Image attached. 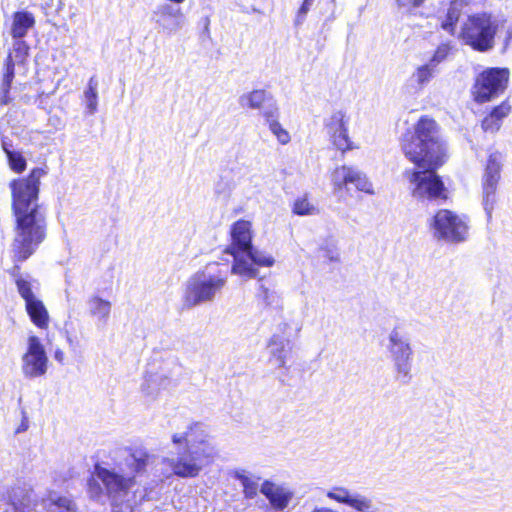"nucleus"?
Instances as JSON below:
<instances>
[{
	"instance_id": "4",
	"label": "nucleus",
	"mask_w": 512,
	"mask_h": 512,
	"mask_svg": "<svg viewBox=\"0 0 512 512\" xmlns=\"http://www.w3.org/2000/svg\"><path fill=\"white\" fill-rule=\"evenodd\" d=\"M94 473L106 489L113 512H134L145 498L144 490L133 489L134 478L124 477L116 472L115 468L104 466V463H97Z\"/></svg>"
},
{
	"instance_id": "9",
	"label": "nucleus",
	"mask_w": 512,
	"mask_h": 512,
	"mask_svg": "<svg viewBox=\"0 0 512 512\" xmlns=\"http://www.w3.org/2000/svg\"><path fill=\"white\" fill-rule=\"evenodd\" d=\"M49 359L41 339L30 335L26 341L25 352L21 357V372L25 378L35 379L44 376L48 370Z\"/></svg>"
},
{
	"instance_id": "25",
	"label": "nucleus",
	"mask_w": 512,
	"mask_h": 512,
	"mask_svg": "<svg viewBox=\"0 0 512 512\" xmlns=\"http://www.w3.org/2000/svg\"><path fill=\"white\" fill-rule=\"evenodd\" d=\"M87 311L90 317L101 323H106L111 313V302L99 296L90 297L87 302Z\"/></svg>"
},
{
	"instance_id": "46",
	"label": "nucleus",
	"mask_w": 512,
	"mask_h": 512,
	"mask_svg": "<svg viewBox=\"0 0 512 512\" xmlns=\"http://www.w3.org/2000/svg\"><path fill=\"white\" fill-rule=\"evenodd\" d=\"M258 298L269 305L272 302L273 293L267 287L261 285L258 292Z\"/></svg>"
},
{
	"instance_id": "51",
	"label": "nucleus",
	"mask_w": 512,
	"mask_h": 512,
	"mask_svg": "<svg viewBox=\"0 0 512 512\" xmlns=\"http://www.w3.org/2000/svg\"><path fill=\"white\" fill-rule=\"evenodd\" d=\"M458 5V3L455 1V2H452L450 3V16H449V19H450V26L452 25V20H453V11L455 9V7Z\"/></svg>"
},
{
	"instance_id": "47",
	"label": "nucleus",
	"mask_w": 512,
	"mask_h": 512,
	"mask_svg": "<svg viewBox=\"0 0 512 512\" xmlns=\"http://www.w3.org/2000/svg\"><path fill=\"white\" fill-rule=\"evenodd\" d=\"M189 438V430L184 433L175 434L172 438V441L175 445H186L190 448V444L188 443Z\"/></svg>"
},
{
	"instance_id": "33",
	"label": "nucleus",
	"mask_w": 512,
	"mask_h": 512,
	"mask_svg": "<svg viewBox=\"0 0 512 512\" xmlns=\"http://www.w3.org/2000/svg\"><path fill=\"white\" fill-rule=\"evenodd\" d=\"M188 443L190 447L199 445H212L211 435L202 424H195L189 428Z\"/></svg>"
},
{
	"instance_id": "45",
	"label": "nucleus",
	"mask_w": 512,
	"mask_h": 512,
	"mask_svg": "<svg viewBox=\"0 0 512 512\" xmlns=\"http://www.w3.org/2000/svg\"><path fill=\"white\" fill-rule=\"evenodd\" d=\"M314 0H304L301 7L298 10L297 14V22H302L309 12L311 6L313 5Z\"/></svg>"
},
{
	"instance_id": "20",
	"label": "nucleus",
	"mask_w": 512,
	"mask_h": 512,
	"mask_svg": "<svg viewBox=\"0 0 512 512\" xmlns=\"http://www.w3.org/2000/svg\"><path fill=\"white\" fill-rule=\"evenodd\" d=\"M34 25L35 18L31 12L17 11L12 15L10 34L14 39L21 40Z\"/></svg>"
},
{
	"instance_id": "7",
	"label": "nucleus",
	"mask_w": 512,
	"mask_h": 512,
	"mask_svg": "<svg viewBox=\"0 0 512 512\" xmlns=\"http://www.w3.org/2000/svg\"><path fill=\"white\" fill-rule=\"evenodd\" d=\"M510 78L507 68H487L479 73L475 79L472 95L477 103H486L506 90Z\"/></svg>"
},
{
	"instance_id": "48",
	"label": "nucleus",
	"mask_w": 512,
	"mask_h": 512,
	"mask_svg": "<svg viewBox=\"0 0 512 512\" xmlns=\"http://www.w3.org/2000/svg\"><path fill=\"white\" fill-rule=\"evenodd\" d=\"M89 493L92 498H98L101 494V487L94 480L89 482Z\"/></svg>"
},
{
	"instance_id": "10",
	"label": "nucleus",
	"mask_w": 512,
	"mask_h": 512,
	"mask_svg": "<svg viewBox=\"0 0 512 512\" xmlns=\"http://www.w3.org/2000/svg\"><path fill=\"white\" fill-rule=\"evenodd\" d=\"M333 193L336 196H343L344 192H349L350 185H353L356 190L374 194L373 185L368 180L367 176L352 166H338L336 167L330 176Z\"/></svg>"
},
{
	"instance_id": "3",
	"label": "nucleus",
	"mask_w": 512,
	"mask_h": 512,
	"mask_svg": "<svg viewBox=\"0 0 512 512\" xmlns=\"http://www.w3.org/2000/svg\"><path fill=\"white\" fill-rule=\"evenodd\" d=\"M227 283L228 276L218 264L207 265L187 279L182 296L183 306L191 309L214 302Z\"/></svg>"
},
{
	"instance_id": "21",
	"label": "nucleus",
	"mask_w": 512,
	"mask_h": 512,
	"mask_svg": "<svg viewBox=\"0 0 512 512\" xmlns=\"http://www.w3.org/2000/svg\"><path fill=\"white\" fill-rule=\"evenodd\" d=\"M271 356L275 360V365L282 367L285 365L286 358L291 350V342L279 334H274L268 343Z\"/></svg>"
},
{
	"instance_id": "30",
	"label": "nucleus",
	"mask_w": 512,
	"mask_h": 512,
	"mask_svg": "<svg viewBox=\"0 0 512 512\" xmlns=\"http://www.w3.org/2000/svg\"><path fill=\"white\" fill-rule=\"evenodd\" d=\"M43 505L47 512H74L75 504L67 497L59 496L51 492L43 499Z\"/></svg>"
},
{
	"instance_id": "6",
	"label": "nucleus",
	"mask_w": 512,
	"mask_h": 512,
	"mask_svg": "<svg viewBox=\"0 0 512 512\" xmlns=\"http://www.w3.org/2000/svg\"><path fill=\"white\" fill-rule=\"evenodd\" d=\"M499 27V20L491 13H475L462 23L459 38L474 50L486 52L494 47Z\"/></svg>"
},
{
	"instance_id": "12",
	"label": "nucleus",
	"mask_w": 512,
	"mask_h": 512,
	"mask_svg": "<svg viewBox=\"0 0 512 512\" xmlns=\"http://www.w3.org/2000/svg\"><path fill=\"white\" fill-rule=\"evenodd\" d=\"M173 3L159 4L152 12V21L158 33L171 36L181 30L185 24V16L180 7Z\"/></svg>"
},
{
	"instance_id": "40",
	"label": "nucleus",
	"mask_w": 512,
	"mask_h": 512,
	"mask_svg": "<svg viewBox=\"0 0 512 512\" xmlns=\"http://www.w3.org/2000/svg\"><path fill=\"white\" fill-rule=\"evenodd\" d=\"M448 56V45L442 44L440 45L430 60L426 63L437 72H439V65L442 63Z\"/></svg>"
},
{
	"instance_id": "52",
	"label": "nucleus",
	"mask_w": 512,
	"mask_h": 512,
	"mask_svg": "<svg viewBox=\"0 0 512 512\" xmlns=\"http://www.w3.org/2000/svg\"><path fill=\"white\" fill-rule=\"evenodd\" d=\"M21 101H23L24 103H27L28 102V98L27 96H23L20 98Z\"/></svg>"
},
{
	"instance_id": "11",
	"label": "nucleus",
	"mask_w": 512,
	"mask_h": 512,
	"mask_svg": "<svg viewBox=\"0 0 512 512\" xmlns=\"http://www.w3.org/2000/svg\"><path fill=\"white\" fill-rule=\"evenodd\" d=\"M502 154L494 151L489 154L485 172L482 179L483 205L488 218L492 216V210L496 202V190L500 180L502 168Z\"/></svg>"
},
{
	"instance_id": "43",
	"label": "nucleus",
	"mask_w": 512,
	"mask_h": 512,
	"mask_svg": "<svg viewBox=\"0 0 512 512\" xmlns=\"http://www.w3.org/2000/svg\"><path fill=\"white\" fill-rule=\"evenodd\" d=\"M32 506L30 503L29 496H25L21 501L16 502L15 500L12 501L10 509H8L6 512H31Z\"/></svg>"
},
{
	"instance_id": "8",
	"label": "nucleus",
	"mask_w": 512,
	"mask_h": 512,
	"mask_svg": "<svg viewBox=\"0 0 512 512\" xmlns=\"http://www.w3.org/2000/svg\"><path fill=\"white\" fill-rule=\"evenodd\" d=\"M387 348L391 354L397 379L407 383L411 378L412 349L399 328L395 327L390 331Z\"/></svg>"
},
{
	"instance_id": "37",
	"label": "nucleus",
	"mask_w": 512,
	"mask_h": 512,
	"mask_svg": "<svg viewBox=\"0 0 512 512\" xmlns=\"http://www.w3.org/2000/svg\"><path fill=\"white\" fill-rule=\"evenodd\" d=\"M293 212L299 216H309L317 214L318 210L306 197H302L295 200Z\"/></svg>"
},
{
	"instance_id": "24",
	"label": "nucleus",
	"mask_w": 512,
	"mask_h": 512,
	"mask_svg": "<svg viewBox=\"0 0 512 512\" xmlns=\"http://www.w3.org/2000/svg\"><path fill=\"white\" fill-rule=\"evenodd\" d=\"M25 309L32 323L40 329H46L49 325V313L44 303L36 298L25 303Z\"/></svg>"
},
{
	"instance_id": "54",
	"label": "nucleus",
	"mask_w": 512,
	"mask_h": 512,
	"mask_svg": "<svg viewBox=\"0 0 512 512\" xmlns=\"http://www.w3.org/2000/svg\"><path fill=\"white\" fill-rule=\"evenodd\" d=\"M509 36H510V38L512 39V27H511V30H510V32H509Z\"/></svg>"
},
{
	"instance_id": "53",
	"label": "nucleus",
	"mask_w": 512,
	"mask_h": 512,
	"mask_svg": "<svg viewBox=\"0 0 512 512\" xmlns=\"http://www.w3.org/2000/svg\"><path fill=\"white\" fill-rule=\"evenodd\" d=\"M448 27V24L446 22L442 23V28L446 29Z\"/></svg>"
},
{
	"instance_id": "1",
	"label": "nucleus",
	"mask_w": 512,
	"mask_h": 512,
	"mask_svg": "<svg viewBox=\"0 0 512 512\" xmlns=\"http://www.w3.org/2000/svg\"><path fill=\"white\" fill-rule=\"evenodd\" d=\"M44 175L46 171L37 167L27 177L14 179L9 183L14 217V236L11 243L14 261L27 260L46 238V215L38 202L40 181Z\"/></svg>"
},
{
	"instance_id": "42",
	"label": "nucleus",
	"mask_w": 512,
	"mask_h": 512,
	"mask_svg": "<svg viewBox=\"0 0 512 512\" xmlns=\"http://www.w3.org/2000/svg\"><path fill=\"white\" fill-rule=\"evenodd\" d=\"M262 116L268 126L271 123L279 121V118H280L279 107L275 103L266 106L263 109Z\"/></svg>"
},
{
	"instance_id": "50",
	"label": "nucleus",
	"mask_w": 512,
	"mask_h": 512,
	"mask_svg": "<svg viewBox=\"0 0 512 512\" xmlns=\"http://www.w3.org/2000/svg\"><path fill=\"white\" fill-rule=\"evenodd\" d=\"M54 358L57 362H59L60 364H63L64 360H65V354L62 350L57 349L54 353Z\"/></svg>"
},
{
	"instance_id": "15",
	"label": "nucleus",
	"mask_w": 512,
	"mask_h": 512,
	"mask_svg": "<svg viewBox=\"0 0 512 512\" xmlns=\"http://www.w3.org/2000/svg\"><path fill=\"white\" fill-rule=\"evenodd\" d=\"M252 225L247 220H238L231 227L232 243L227 252L247 251L252 247Z\"/></svg>"
},
{
	"instance_id": "38",
	"label": "nucleus",
	"mask_w": 512,
	"mask_h": 512,
	"mask_svg": "<svg viewBox=\"0 0 512 512\" xmlns=\"http://www.w3.org/2000/svg\"><path fill=\"white\" fill-rule=\"evenodd\" d=\"M268 128L281 145H287L291 141L290 133L279 121L271 123Z\"/></svg>"
},
{
	"instance_id": "55",
	"label": "nucleus",
	"mask_w": 512,
	"mask_h": 512,
	"mask_svg": "<svg viewBox=\"0 0 512 512\" xmlns=\"http://www.w3.org/2000/svg\"><path fill=\"white\" fill-rule=\"evenodd\" d=\"M119 470H120L121 472H124V471H125L121 466H119Z\"/></svg>"
},
{
	"instance_id": "17",
	"label": "nucleus",
	"mask_w": 512,
	"mask_h": 512,
	"mask_svg": "<svg viewBox=\"0 0 512 512\" xmlns=\"http://www.w3.org/2000/svg\"><path fill=\"white\" fill-rule=\"evenodd\" d=\"M260 491L267 497L274 508L280 510L286 508L292 498L291 492L270 481H265L262 484Z\"/></svg>"
},
{
	"instance_id": "23",
	"label": "nucleus",
	"mask_w": 512,
	"mask_h": 512,
	"mask_svg": "<svg viewBox=\"0 0 512 512\" xmlns=\"http://www.w3.org/2000/svg\"><path fill=\"white\" fill-rule=\"evenodd\" d=\"M29 46L23 40H15L12 50L9 52L6 62L4 73L11 72L15 76V66L25 63L28 56Z\"/></svg>"
},
{
	"instance_id": "36",
	"label": "nucleus",
	"mask_w": 512,
	"mask_h": 512,
	"mask_svg": "<svg viewBox=\"0 0 512 512\" xmlns=\"http://www.w3.org/2000/svg\"><path fill=\"white\" fill-rule=\"evenodd\" d=\"M246 256L254 263V266L271 267L275 263V259L271 254L254 249L253 247L246 251Z\"/></svg>"
},
{
	"instance_id": "14",
	"label": "nucleus",
	"mask_w": 512,
	"mask_h": 512,
	"mask_svg": "<svg viewBox=\"0 0 512 512\" xmlns=\"http://www.w3.org/2000/svg\"><path fill=\"white\" fill-rule=\"evenodd\" d=\"M326 496L338 503L345 504L358 512H377L378 508L372 499L359 493H351L345 487L335 486L329 489Z\"/></svg>"
},
{
	"instance_id": "31",
	"label": "nucleus",
	"mask_w": 512,
	"mask_h": 512,
	"mask_svg": "<svg viewBox=\"0 0 512 512\" xmlns=\"http://www.w3.org/2000/svg\"><path fill=\"white\" fill-rule=\"evenodd\" d=\"M83 101L90 115L98 109V80L95 76L90 77L87 87L83 93Z\"/></svg>"
},
{
	"instance_id": "34",
	"label": "nucleus",
	"mask_w": 512,
	"mask_h": 512,
	"mask_svg": "<svg viewBox=\"0 0 512 512\" xmlns=\"http://www.w3.org/2000/svg\"><path fill=\"white\" fill-rule=\"evenodd\" d=\"M16 270H18V267L14 269L12 275L15 277L17 291L25 303L38 298L33 292L32 281L29 279V277H23L16 274Z\"/></svg>"
},
{
	"instance_id": "32",
	"label": "nucleus",
	"mask_w": 512,
	"mask_h": 512,
	"mask_svg": "<svg viewBox=\"0 0 512 512\" xmlns=\"http://www.w3.org/2000/svg\"><path fill=\"white\" fill-rule=\"evenodd\" d=\"M14 75L9 73H3L2 81L0 84V105L8 106L14 104L16 99L15 92L16 88L12 87V82L14 79Z\"/></svg>"
},
{
	"instance_id": "29",
	"label": "nucleus",
	"mask_w": 512,
	"mask_h": 512,
	"mask_svg": "<svg viewBox=\"0 0 512 512\" xmlns=\"http://www.w3.org/2000/svg\"><path fill=\"white\" fill-rule=\"evenodd\" d=\"M437 73L438 72L428 64L419 65L411 74L409 82L416 91H421Z\"/></svg>"
},
{
	"instance_id": "2",
	"label": "nucleus",
	"mask_w": 512,
	"mask_h": 512,
	"mask_svg": "<svg viewBox=\"0 0 512 512\" xmlns=\"http://www.w3.org/2000/svg\"><path fill=\"white\" fill-rule=\"evenodd\" d=\"M401 150L413 164L444 165L446 144L441 127L431 117L424 115L414 125V133L401 139Z\"/></svg>"
},
{
	"instance_id": "26",
	"label": "nucleus",
	"mask_w": 512,
	"mask_h": 512,
	"mask_svg": "<svg viewBox=\"0 0 512 512\" xmlns=\"http://www.w3.org/2000/svg\"><path fill=\"white\" fill-rule=\"evenodd\" d=\"M173 472L180 477H194L201 470L202 464L190 454L180 457L176 462L171 463Z\"/></svg>"
},
{
	"instance_id": "44",
	"label": "nucleus",
	"mask_w": 512,
	"mask_h": 512,
	"mask_svg": "<svg viewBox=\"0 0 512 512\" xmlns=\"http://www.w3.org/2000/svg\"><path fill=\"white\" fill-rule=\"evenodd\" d=\"M245 496L253 498L257 492V483L246 476H240Z\"/></svg>"
},
{
	"instance_id": "27",
	"label": "nucleus",
	"mask_w": 512,
	"mask_h": 512,
	"mask_svg": "<svg viewBox=\"0 0 512 512\" xmlns=\"http://www.w3.org/2000/svg\"><path fill=\"white\" fill-rule=\"evenodd\" d=\"M429 229L434 239L446 241L448 238V210L437 211L429 221Z\"/></svg>"
},
{
	"instance_id": "39",
	"label": "nucleus",
	"mask_w": 512,
	"mask_h": 512,
	"mask_svg": "<svg viewBox=\"0 0 512 512\" xmlns=\"http://www.w3.org/2000/svg\"><path fill=\"white\" fill-rule=\"evenodd\" d=\"M395 2L400 12L412 15L424 4L425 0H395Z\"/></svg>"
},
{
	"instance_id": "28",
	"label": "nucleus",
	"mask_w": 512,
	"mask_h": 512,
	"mask_svg": "<svg viewBox=\"0 0 512 512\" xmlns=\"http://www.w3.org/2000/svg\"><path fill=\"white\" fill-rule=\"evenodd\" d=\"M270 98L269 93L263 89H255L243 93L239 97V105L244 109L259 110L263 108L264 103Z\"/></svg>"
},
{
	"instance_id": "35",
	"label": "nucleus",
	"mask_w": 512,
	"mask_h": 512,
	"mask_svg": "<svg viewBox=\"0 0 512 512\" xmlns=\"http://www.w3.org/2000/svg\"><path fill=\"white\" fill-rule=\"evenodd\" d=\"M3 150L7 156L10 169L16 173H22L26 169L27 163L21 152L8 149L5 143L3 144Z\"/></svg>"
},
{
	"instance_id": "41",
	"label": "nucleus",
	"mask_w": 512,
	"mask_h": 512,
	"mask_svg": "<svg viewBox=\"0 0 512 512\" xmlns=\"http://www.w3.org/2000/svg\"><path fill=\"white\" fill-rule=\"evenodd\" d=\"M134 451L135 453L130 454L129 458H127V465L131 466L134 471H140L145 466L146 454L142 449Z\"/></svg>"
},
{
	"instance_id": "22",
	"label": "nucleus",
	"mask_w": 512,
	"mask_h": 512,
	"mask_svg": "<svg viewBox=\"0 0 512 512\" xmlns=\"http://www.w3.org/2000/svg\"><path fill=\"white\" fill-rule=\"evenodd\" d=\"M234 257L231 273L245 279L255 278L258 274L254 263L246 256V251H234L230 253Z\"/></svg>"
},
{
	"instance_id": "19",
	"label": "nucleus",
	"mask_w": 512,
	"mask_h": 512,
	"mask_svg": "<svg viewBox=\"0 0 512 512\" xmlns=\"http://www.w3.org/2000/svg\"><path fill=\"white\" fill-rule=\"evenodd\" d=\"M470 220L465 214H453L450 212V243H462L468 240Z\"/></svg>"
},
{
	"instance_id": "49",
	"label": "nucleus",
	"mask_w": 512,
	"mask_h": 512,
	"mask_svg": "<svg viewBox=\"0 0 512 512\" xmlns=\"http://www.w3.org/2000/svg\"><path fill=\"white\" fill-rule=\"evenodd\" d=\"M325 258L329 259L331 262H339L340 255L336 250H327Z\"/></svg>"
},
{
	"instance_id": "18",
	"label": "nucleus",
	"mask_w": 512,
	"mask_h": 512,
	"mask_svg": "<svg viewBox=\"0 0 512 512\" xmlns=\"http://www.w3.org/2000/svg\"><path fill=\"white\" fill-rule=\"evenodd\" d=\"M510 106L503 102L494 107L481 121V128L484 132L495 134L501 127L504 118L510 113Z\"/></svg>"
},
{
	"instance_id": "13",
	"label": "nucleus",
	"mask_w": 512,
	"mask_h": 512,
	"mask_svg": "<svg viewBox=\"0 0 512 512\" xmlns=\"http://www.w3.org/2000/svg\"><path fill=\"white\" fill-rule=\"evenodd\" d=\"M348 124L349 118L343 110L334 111L324 123L330 141L342 152L353 149V143L348 135Z\"/></svg>"
},
{
	"instance_id": "5",
	"label": "nucleus",
	"mask_w": 512,
	"mask_h": 512,
	"mask_svg": "<svg viewBox=\"0 0 512 512\" xmlns=\"http://www.w3.org/2000/svg\"><path fill=\"white\" fill-rule=\"evenodd\" d=\"M442 166L421 163L414 164V167L403 171V179L415 200L423 202L446 199L445 183L437 173V170Z\"/></svg>"
},
{
	"instance_id": "16",
	"label": "nucleus",
	"mask_w": 512,
	"mask_h": 512,
	"mask_svg": "<svg viewBox=\"0 0 512 512\" xmlns=\"http://www.w3.org/2000/svg\"><path fill=\"white\" fill-rule=\"evenodd\" d=\"M171 381L167 374L163 372H148L140 386L144 397L156 399L161 392L170 387Z\"/></svg>"
}]
</instances>
